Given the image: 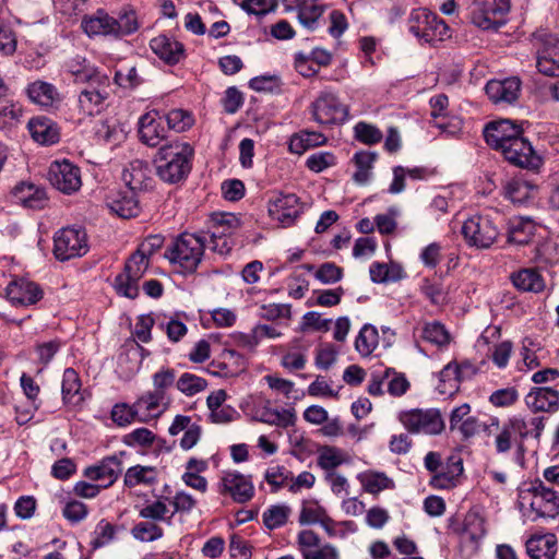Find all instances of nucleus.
Here are the masks:
<instances>
[{
	"label": "nucleus",
	"instance_id": "3",
	"mask_svg": "<svg viewBox=\"0 0 559 559\" xmlns=\"http://www.w3.org/2000/svg\"><path fill=\"white\" fill-rule=\"evenodd\" d=\"M153 391L142 394L135 402L139 409L143 408L148 414L159 415L171 403L169 391L176 386V371L168 367H162L152 376Z\"/></svg>",
	"mask_w": 559,
	"mask_h": 559
},
{
	"label": "nucleus",
	"instance_id": "30",
	"mask_svg": "<svg viewBox=\"0 0 559 559\" xmlns=\"http://www.w3.org/2000/svg\"><path fill=\"white\" fill-rule=\"evenodd\" d=\"M25 92L28 99L40 107H51L59 100L58 90L46 81L36 80L29 83Z\"/></svg>",
	"mask_w": 559,
	"mask_h": 559
},
{
	"label": "nucleus",
	"instance_id": "5",
	"mask_svg": "<svg viewBox=\"0 0 559 559\" xmlns=\"http://www.w3.org/2000/svg\"><path fill=\"white\" fill-rule=\"evenodd\" d=\"M407 28L417 39L431 43L442 40L449 32V27L436 13L426 8H417L411 11L407 19Z\"/></svg>",
	"mask_w": 559,
	"mask_h": 559
},
{
	"label": "nucleus",
	"instance_id": "57",
	"mask_svg": "<svg viewBox=\"0 0 559 559\" xmlns=\"http://www.w3.org/2000/svg\"><path fill=\"white\" fill-rule=\"evenodd\" d=\"M292 514V509L286 504L271 506L263 512V524H285Z\"/></svg>",
	"mask_w": 559,
	"mask_h": 559
},
{
	"label": "nucleus",
	"instance_id": "49",
	"mask_svg": "<svg viewBox=\"0 0 559 559\" xmlns=\"http://www.w3.org/2000/svg\"><path fill=\"white\" fill-rule=\"evenodd\" d=\"M355 139L365 145H374L381 142L383 134L374 124L359 121L354 127Z\"/></svg>",
	"mask_w": 559,
	"mask_h": 559
},
{
	"label": "nucleus",
	"instance_id": "54",
	"mask_svg": "<svg viewBox=\"0 0 559 559\" xmlns=\"http://www.w3.org/2000/svg\"><path fill=\"white\" fill-rule=\"evenodd\" d=\"M240 226V218L233 213H221L213 216L212 230H225L226 237H230Z\"/></svg>",
	"mask_w": 559,
	"mask_h": 559
},
{
	"label": "nucleus",
	"instance_id": "41",
	"mask_svg": "<svg viewBox=\"0 0 559 559\" xmlns=\"http://www.w3.org/2000/svg\"><path fill=\"white\" fill-rule=\"evenodd\" d=\"M157 479L155 467L135 465L127 469L124 475V485L135 487L138 485H152Z\"/></svg>",
	"mask_w": 559,
	"mask_h": 559
},
{
	"label": "nucleus",
	"instance_id": "29",
	"mask_svg": "<svg viewBox=\"0 0 559 559\" xmlns=\"http://www.w3.org/2000/svg\"><path fill=\"white\" fill-rule=\"evenodd\" d=\"M526 551L532 559H555L557 538L554 534L533 535L526 542Z\"/></svg>",
	"mask_w": 559,
	"mask_h": 559
},
{
	"label": "nucleus",
	"instance_id": "17",
	"mask_svg": "<svg viewBox=\"0 0 559 559\" xmlns=\"http://www.w3.org/2000/svg\"><path fill=\"white\" fill-rule=\"evenodd\" d=\"M122 472V463L117 455L104 457L98 464L84 469V476L91 480H99L103 488L111 486Z\"/></svg>",
	"mask_w": 559,
	"mask_h": 559
},
{
	"label": "nucleus",
	"instance_id": "39",
	"mask_svg": "<svg viewBox=\"0 0 559 559\" xmlns=\"http://www.w3.org/2000/svg\"><path fill=\"white\" fill-rule=\"evenodd\" d=\"M536 68L547 76L559 78V52L552 47H544L537 51Z\"/></svg>",
	"mask_w": 559,
	"mask_h": 559
},
{
	"label": "nucleus",
	"instance_id": "16",
	"mask_svg": "<svg viewBox=\"0 0 559 559\" xmlns=\"http://www.w3.org/2000/svg\"><path fill=\"white\" fill-rule=\"evenodd\" d=\"M7 296L15 306H32L43 298V290L35 282L17 278L8 285Z\"/></svg>",
	"mask_w": 559,
	"mask_h": 559
},
{
	"label": "nucleus",
	"instance_id": "44",
	"mask_svg": "<svg viewBox=\"0 0 559 559\" xmlns=\"http://www.w3.org/2000/svg\"><path fill=\"white\" fill-rule=\"evenodd\" d=\"M20 381H21V386L23 389L24 394L26 395L27 400L31 402V408H32V409L26 411L25 413H17L19 414V416H17L19 424H24L31 418L32 411H35L38 408V405L36 404V400H37L40 389H39V385L34 381V379L26 373H23L21 376ZM16 412H19V408H16Z\"/></svg>",
	"mask_w": 559,
	"mask_h": 559
},
{
	"label": "nucleus",
	"instance_id": "28",
	"mask_svg": "<svg viewBox=\"0 0 559 559\" xmlns=\"http://www.w3.org/2000/svg\"><path fill=\"white\" fill-rule=\"evenodd\" d=\"M110 211L122 218L134 217L139 214V200L136 193L130 189L118 191L107 199Z\"/></svg>",
	"mask_w": 559,
	"mask_h": 559
},
{
	"label": "nucleus",
	"instance_id": "45",
	"mask_svg": "<svg viewBox=\"0 0 559 559\" xmlns=\"http://www.w3.org/2000/svg\"><path fill=\"white\" fill-rule=\"evenodd\" d=\"M80 390H81V380H80L78 372L73 368H67L63 371L62 385H61L63 402L66 404L79 402L81 400V397H79L76 401H74V399L76 395L80 394Z\"/></svg>",
	"mask_w": 559,
	"mask_h": 559
},
{
	"label": "nucleus",
	"instance_id": "27",
	"mask_svg": "<svg viewBox=\"0 0 559 559\" xmlns=\"http://www.w3.org/2000/svg\"><path fill=\"white\" fill-rule=\"evenodd\" d=\"M525 403L533 412H556L559 407V393L548 386L533 388Z\"/></svg>",
	"mask_w": 559,
	"mask_h": 559
},
{
	"label": "nucleus",
	"instance_id": "42",
	"mask_svg": "<svg viewBox=\"0 0 559 559\" xmlns=\"http://www.w3.org/2000/svg\"><path fill=\"white\" fill-rule=\"evenodd\" d=\"M346 462V453L335 447L322 445L318 449V465L329 472Z\"/></svg>",
	"mask_w": 559,
	"mask_h": 559
},
{
	"label": "nucleus",
	"instance_id": "1",
	"mask_svg": "<svg viewBox=\"0 0 559 559\" xmlns=\"http://www.w3.org/2000/svg\"><path fill=\"white\" fill-rule=\"evenodd\" d=\"M193 155L194 148L188 142L176 140L163 144L154 157L157 176L168 183L185 180L191 171Z\"/></svg>",
	"mask_w": 559,
	"mask_h": 559
},
{
	"label": "nucleus",
	"instance_id": "50",
	"mask_svg": "<svg viewBox=\"0 0 559 559\" xmlns=\"http://www.w3.org/2000/svg\"><path fill=\"white\" fill-rule=\"evenodd\" d=\"M115 82L123 88H134L139 86L143 80L138 72L135 66L122 63L115 72Z\"/></svg>",
	"mask_w": 559,
	"mask_h": 559
},
{
	"label": "nucleus",
	"instance_id": "26",
	"mask_svg": "<svg viewBox=\"0 0 559 559\" xmlns=\"http://www.w3.org/2000/svg\"><path fill=\"white\" fill-rule=\"evenodd\" d=\"M269 213L283 224H290L299 215L298 198L290 194H280L269 202Z\"/></svg>",
	"mask_w": 559,
	"mask_h": 559
},
{
	"label": "nucleus",
	"instance_id": "64",
	"mask_svg": "<svg viewBox=\"0 0 559 559\" xmlns=\"http://www.w3.org/2000/svg\"><path fill=\"white\" fill-rule=\"evenodd\" d=\"M388 392L393 396H402L409 389V382L403 373L391 368V377L385 381Z\"/></svg>",
	"mask_w": 559,
	"mask_h": 559
},
{
	"label": "nucleus",
	"instance_id": "53",
	"mask_svg": "<svg viewBox=\"0 0 559 559\" xmlns=\"http://www.w3.org/2000/svg\"><path fill=\"white\" fill-rule=\"evenodd\" d=\"M534 237V225L532 222L513 223L508 235V241L515 245H527Z\"/></svg>",
	"mask_w": 559,
	"mask_h": 559
},
{
	"label": "nucleus",
	"instance_id": "10",
	"mask_svg": "<svg viewBox=\"0 0 559 559\" xmlns=\"http://www.w3.org/2000/svg\"><path fill=\"white\" fill-rule=\"evenodd\" d=\"M312 118L319 124H335L346 120L348 110L337 96L330 92L323 91L310 105Z\"/></svg>",
	"mask_w": 559,
	"mask_h": 559
},
{
	"label": "nucleus",
	"instance_id": "8",
	"mask_svg": "<svg viewBox=\"0 0 559 559\" xmlns=\"http://www.w3.org/2000/svg\"><path fill=\"white\" fill-rule=\"evenodd\" d=\"M88 251L86 233L81 228L67 227L56 233L53 254L60 261L84 255Z\"/></svg>",
	"mask_w": 559,
	"mask_h": 559
},
{
	"label": "nucleus",
	"instance_id": "35",
	"mask_svg": "<svg viewBox=\"0 0 559 559\" xmlns=\"http://www.w3.org/2000/svg\"><path fill=\"white\" fill-rule=\"evenodd\" d=\"M357 478L364 490L374 496L395 486L393 479L383 472L366 471L358 474Z\"/></svg>",
	"mask_w": 559,
	"mask_h": 559
},
{
	"label": "nucleus",
	"instance_id": "60",
	"mask_svg": "<svg viewBox=\"0 0 559 559\" xmlns=\"http://www.w3.org/2000/svg\"><path fill=\"white\" fill-rule=\"evenodd\" d=\"M252 546L243 537L231 534L229 542V552L235 559H250L252 555Z\"/></svg>",
	"mask_w": 559,
	"mask_h": 559
},
{
	"label": "nucleus",
	"instance_id": "61",
	"mask_svg": "<svg viewBox=\"0 0 559 559\" xmlns=\"http://www.w3.org/2000/svg\"><path fill=\"white\" fill-rule=\"evenodd\" d=\"M134 407L136 406H130L126 403L116 404L111 409V419L118 426H127L131 424L138 414V411H135Z\"/></svg>",
	"mask_w": 559,
	"mask_h": 559
},
{
	"label": "nucleus",
	"instance_id": "2",
	"mask_svg": "<svg viewBox=\"0 0 559 559\" xmlns=\"http://www.w3.org/2000/svg\"><path fill=\"white\" fill-rule=\"evenodd\" d=\"M207 239L204 233H182L167 246L164 257L183 274L194 273L202 261Z\"/></svg>",
	"mask_w": 559,
	"mask_h": 559
},
{
	"label": "nucleus",
	"instance_id": "6",
	"mask_svg": "<svg viewBox=\"0 0 559 559\" xmlns=\"http://www.w3.org/2000/svg\"><path fill=\"white\" fill-rule=\"evenodd\" d=\"M150 259L138 250L127 260L123 272L115 278V288L121 296L134 299L139 295V281L148 267Z\"/></svg>",
	"mask_w": 559,
	"mask_h": 559
},
{
	"label": "nucleus",
	"instance_id": "15",
	"mask_svg": "<svg viewBox=\"0 0 559 559\" xmlns=\"http://www.w3.org/2000/svg\"><path fill=\"white\" fill-rule=\"evenodd\" d=\"M139 136L150 147L158 146L166 139V129L157 110L148 111L139 119Z\"/></svg>",
	"mask_w": 559,
	"mask_h": 559
},
{
	"label": "nucleus",
	"instance_id": "51",
	"mask_svg": "<svg viewBox=\"0 0 559 559\" xmlns=\"http://www.w3.org/2000/svg\"><path fill=\"white\" fill-rule=\"evenodd\" d=\"M421 338L436 346H443L449 343V333L445 328L437 322L426 323L421 329Z\"/></svg>",
	"mask_w": 559,
	"mask_h": 559
},
{
	"label": "nucleus",
	"instance_id": "13",
	"mask_svg": "<svg viewBox=\"0 0 559 559\" xmlns=\"http://www.w3.org/2000/svg\"><path fill=\"white\" fill-rule=\"evenodd\" d=\"M49 180L57 190L66 194L78 191L82 185L80 168L68 160L51 164Z\"/></svg>",
	"mask_w": 559,
	"mask_h": 559
},
{
	"label": "nucleus",
	"instance_id": "20",
	"mask_svg": "<svg viewBox=\"0 0 559 559\" xmlns=\"http://www.w3.org/2000/svg\"><path fill=\"white\" fill-rule=\"evenodd\" d=\"M121 178L126 188L135 193L146 190L152 183L150 165L144 160L134 159L123 169Z\"/></svg>",
	"mask_w": 559,
	"mask_h": 559
},
{
	"label": "nucleus",
	"instance_id": "21",
	"mask_svg": "<svg viewBox=\"0 0 559 559\" xmlns=\"http://www.w3.org/2000/svg\"><path fill=\"white\" fill-rule=\"evenodd\" d=\"M521 82L518 78H509L503 81L491 80L486 86L487 96L495 104H512L519 97Z\"/></svg>",
	"mask_w": 559,
	"mask_h": 559
},
{
	"label": "nucleus",
	"instance_id": "37",
	"mask_svg": "<svg viewBox=\"0 0 559 559\" xmlns=\"http://www.w3.org/2000/svg\"><path fill=\"white\" fill-rule=\"evenodd\" d=\"M377 158V153L368 151H360L354 155L353 162L357 169L353 175V179L357 183L365 185L366 182H368V180L371 177V170Z\"/></svg>",
	"mask_w": 559,
	"mask_h": 559
},
{
	"label": "nucleus",
	"instance_id": "4",
	"mask_svg": "<svg viewBox=\"0 0 559 559\" xmlns=\"http://www.w3.org/2000/svg\"><path fill=\"white\" fill-rule=\"evenodd\" d=\"M511 0H473L469 5L471 22L484 29L497 31L507 22Z\"/></svg>",
	"mask_w": 559,
	"mask_h": 559
},
{
	"label": "nucleus",
	"instance_id": "46",
	"mask_svg": "<svg viewBox=\"0 0 559 559\" xmlns=\"http://www.w3.org/2000/svg\"><path fill=\"white\" fill-rule=\"evenodd\" d=\"M331 521L325 509L316 501L304 503L299 523L300 524H329Z\"/></svg>",
	"mask_w": 559,
	"mask_h": 559
},
{
	"label": "nucleus",
	"instance_id": "56",
	"mask_svg": "<svg viewBox=\"0 0 559 559\" xmlns=\"http://www.w3.org/2000/svg\"><path fill=\"white\" fill-rule=\"evenodd\" d=\"M314 276L323 284H334L342 280L343 269L332 262H325L319 266Z\"/></svg>",
	"mask_w": 559,
	"mask_h": 559
},
{
	"label": "nucleus",
	"instance_id": "22",
	"mask_svg": "<svg viewBox=\"0 0 559 559\" xmlns=\"http://www.w3.org/2000/svg\"><path fill=\"white\" fill-rule=\"evenodd\" d=\"M441 471L430 479V485L437 489H450L457 485L459 477L463 474V460L460 455H450Z\"/></svg>",
	"mask_w": 559,
	"mask_h": 559
},
{
	"label": "nucleus",
	"instance_id": "23",
	"mask_svg": "<svg viewBox=\"0 0 559 559\" xmlns=\"http://www.w3.org/2000/svg\"><path fill=\"white\" fill-rule=\"evenodd\" d=\"M16 203L32 210H41L48 203V198L44 188L31 182H20L12 190Z\"/></svg>",
	"mask_w": 559,
	"mask_h": 559
},
{
	"label": "nucleus",
	"instance_id": "33",
	"mask_svg": "<svg viewBox=\"0 0 559 559\" xmlns=\"http://www.w3.org/2000/svg\"><path fill=\"white\" fill-rule=\"evenodd\" d=\"M106 98L107 93L96 87L87 86L79 94V110L84 116L97 115L103 110Z\"/></svg>",
	"mask_w": 559,
	"mask_h": 559
},
{
	"label": "nucleus",
	"instance_id": "34",
	"mask_svg": "<svg viewBox=\"0 0 559 559\" xmlns=\"http://www.w3.org/2000/svg\"><path fill=\"white\" fill-rule=\"evenodd\" d=\"M114 17L104 10H97L82 21V27L88 36H114Z\"/></svg>",
	"mask_w": 559,
	"mask_h": 559
},
{
	"label": "nucleus",
	"instance_id": "58",
	"mask_svg": "<svg viewBox=\"0 0 559 559\" xmlns=\"http://www.w3.org/2000/svg\"><path fill=\"white\" fill-rule=\"evenodd\" d=\"M261 318L274 321L281 318L290 319L292 307L288 304H269L261 306Z\"/></svg>",
	"mask_w": 559,
	"mask_h": 559
},
{
	"label": "nucleus",
	"instance_id": "19",
	"mask_svg": "<svg viewBox=\"0 0 559 559\" xmlns=\"http://www.w3.org/2000/svg\"><path fill=\"white\" fill-rule=\"evenodd\" d=\"M221 484L222 492L230 495L236 502L242 503L253 497L251 480L238 472H226Z\"/></svg>",
	"mask_w": 559,
	"mask_h": 559
},
{
	"label": "nucleus",
	"instance_id": "9",
	"mask_svg": "<svg viewBox=\"0 0 559 559\" xmlns=\"http://www.w3.org/2000/svg\"><path fill=\"white\" fill-rule=\"evenodd\" d=\"M399 419L411 433L438 435L444 429L440 412L432 408L402 412Z\"/></svg>",
	"mask_w": 559,
	"mask_h": 559
},
{
	"label": "nucleus",
	"instance_id": "40",
	"mask_svg": "<svg viewBox=\"0 0 559 559\" xmlns=\"http://www.w3.org/2000/svg\"><path fill=\"white\" fill-rule=\"evenodd\" d=\"M326 138L316 131H301L292 136L289 141V151L301 155L307 150L325 143Z\"/></svg>",
	"mask_w": 559,
	"mask_h": 559
},
{
	"label": "nucleus",
	"instance_id": "12",
	"mask_svg": "<svg viewBox=\"0 0 559 559\" xmlns=\"http://www.w3.org/2000/svg\"><path fill=\"white\" fill-rule=\"evenodd\" d=\"M546 420L547 417L545 416H534L528 419L522 417H512L507 421L509 427L514 431V435L520 439L515 447L516 461H522L524 459L526 452L524 445L525 439L532 437L537 442L540 441Z\"/></svg>",
	"mask_w": 559,
	"mask_h": 559
},
{
	"label": "nucleus",
	"instance_id": "25",
	"mask_svg": "<svg viewBox=\"0 0 559 559\" xmlns=\"http://www.w3.org/2000/svg\"><path fill=\"white\" fill-rule=\"evenodd\" d=\"M150 47L155 55L168 64H176L185 57L183 45L164 34L152 38Z\"/></svg>",
	"mask_w": 559,
	"mask_h": 559
},
{
	"label": "nucleus",
	"instance_id": "36",
	"mask_svg": "<svg viewBox=\"0 0 559 559\" xmlns=\"http://www.w3.org/2000/svg\"><path fill=\"white\" fill-rule=\"evenodd\" d=\"M513 285L523 292L539 293L545 288V282L535 269H523L511 275Z\"/></svg>",
	"mask_w": 559,
	"mask_h": 559
},
{
	"label": "nucleus",
	"instance_id": "32",
	"mask_svg": "<svg viewBox=\"0 0 559 559\" xmlns=\"http://www.w3.org/2000/svg\"><path fill=\"white\" fill-rule=\"evenodd\" d=\"M32 138L44 145L55 144L59 141V131L55 123L46 117H35L28 122Z\"/></svg>",
	"mask_w": 559,
	"mask_h": 559
},
{
	"label": "nucleus",
	"instance_id": "43",
	"mask_svg": "<svg viewBox=\"0 0 559 559\" xmlns=\"http://www.w3.org/2000/svg\"><path fill=\"white\" fill-rule=\"evenodd\" d=\"M535 187L522 179L510 180L504 187V195L514 204H523L532 198Z\"/></svg>",
	"mask_w": 559,
	"mask_h": 559
},
{
	"label": "nucleus",
	"instance_id": "24",
	"mask_svg": "<svg viewBox=\"0 0 559 559\" xmlns=\"http://www.w3.org/2000/svg\"><path fill=\"white\" fill-rule=\"evenodd\" d=\"M243 369V357L234 349H225L218 359L213 360L207 371L221 378L235 377Z\"/></svg>",
	"mask_w": 559,
	"mask_h": 559
},
{
	"label": "nucleus",
	"instance_id": "48",
	"mask_svg": "<svg viewBox=\"0 0 559 559\" xmlns=\"http://www.w3.org/2000/svg\"><path fill=\"white\" fill-rule=\"evenodd\" d=\"M114 37H123L133 34L139 28L136 14L132 10H126L114 17Z\"/></svg>",
	"mask_w": 559,
	"mask_h": 559
},
{
	"label": "nucleus",
	"instance_id": "38",
	"mask_svg": "<svg viewBox=\"0 0 559 559\" xmlns=\"http://www.w3.org/2000/svg\"><path fill=\"white\" fill-rule=\"evenodd\" d=\"M379 344V333L374 325L366 323L355 340V349L362 357L370 356Z\"/></svg>",
	"mask_w": 559,
	"mask_h": 559
},
{
	"label": "nucleus",
	"instance_id": "47",
	"mask_svg": "<svg viewBox=\"0 0 559 559\" xmlns=\"http://www.w3.org/2000/svg\"><path fill=\"white\" fill-rule=\"evenodd\" d=\"M176 388L186 396H193L207 388V381L197 374L183 372L177 379Z\"/></svg>",
	"mask_w": 559,
	"mask_h": 559
},
{
	"label": "nucleus",
	"instance_id": "14",
	"mask_svg": "<svg viewBox=\"0 0 559 559\" xmlns=\"http://www.w3.org/2000/svg\"><path fill=\"white\" fill-rule=\"evenodd\" d=\"M521 134H523L522 126L509 119L489 122L484 129L486 143L497 151Z\"/></svg>",
	"mask_w": 559,
	"mask_h": 559
},
{
	"label": "nucleus",
	"instance_id": "63",
	"mask_svg": "<svg viewBox=\"0 0 559 559\" xmlns=\"http://www.w3.org/2000/svg\"><path fill=\"white\" fill-rule=\"evenodd\" d=\"M37 507V501L33 496H22L14 503L15 515L25 521L29 520Z\"/></svg>",
	"mask_w": 559,
	"mask_h": 559
},
{
	"label": "nucleus",
	"instance_id": "7",
	"mask_svg": "<svg viewBox=\"0 0 559 559\" xmlns=\"http://www.w3.org/2000/svg\"><path fill=\"white\" fill-rule=\"evenodd\" d=\"M462 235L468 246L487 249L497 240L499 229L487 215H474L462 226Z\"/></svg>",
	"mask_w": 559,
	"mask_h": 559
},
{
	"label": "nucleus",
	"instance_id": "11",
	"mask_svg": "<svg viewBox=\"0 0 559 559\" xmlns=\"http://www.w3.org/2000/svg\"><path fill=\"white\" fill-rule=\"evenodd\" d=\"M510 164L527 169H537L542 158L535 153L531 142L521 134L499 150Z\"/></svg>",
	"mask_w": 559,
	"mask_h": 559
},
{
	"label": "nucleus",
	"instance_id": "52",
	"mask_svg": "<svg viewBox=\"0 0 559 559\" xmlns=\"http://www.w3.org/2000/svg\"><path fill=\"white\" fill-rule=\"evenodd\" d=\"M168 129L176 132H183L190 129L194 123L193 115L185 109H173L166 114Z\"/></svg>",
	"mask_w": 559,
	"mask_h": 559
},
{
	"label": "nucleus",
	"instance_id": "18",
	"mask_svg": "<svg viewBox=\"0 0 559 559\" xmlns=\"http://www.w3.org/2000/svg\"><path fill=\"white\" fill-rule=\"evenodd\" d=\"M534 498L531 503L537 515L544 519H556L559 514V497L542 481L533 486Z\"/></svg>",
	"mask_w": 559,
	"mask_h": 559
},
{
	"label": "nucleus",
	"instance_id": "31",
	"mask_svg": "<svg viewBox=\"0 0 559 559\" xmlns=\"http://www.w3.org/2000/svg\"><path fill=\"white\" fill-rule=\"evenodd\" d=\"M255 418L264 424L287 428L296 423V414L294 408H285L278 411L272 408L267 402L264 406L259 407L255 412Z\"/></svg>",
	"mask_w": 559,
	"mask_h": 559
},
{
	"label": "nucleus",
	"instance_id": "62",
	"mask_svg": "<svg viewBox=\"0 0 559 559\" xmlns=\"http://www.w3.org/2000/svg\"><path fill=\"white\" fill-rule=\"evenodd\" d=\"M519 399V393L515 388L509 386L497 390L491 393L489 401L497 407H507L513 405Z\"/></svg>",
	"mask_w": 559,
	"mask_h": 559
},
{
	"label": "nucleus",
	"instance_id": "59",
	"mask_svg": "<svg viewBox=\"0 0 559 559\" xmlns=\"http://www.w3.org/2000/svg\"><path fill=\"white\" fill-rule=\"evenodd\" d=\"M155 440V435L147 428H136L123 437V442L129 447H148Z\"/></svg>",
	"mask_w": 559,
	"mask_h": 559
},
{
	"label": "nucleus",
	"instance_id": "55",
	"mask_svg": "<svg viewBox=\"0 0 559 559\" xmlns=\"http://www.w3.org/2000/svg\"><path fill=\"white\" fill-rule=\"evenodd\" d=\"M239 5L248 14L264 16L275 11L277 3L276 0H242Z\"/></svg>",
	"mask_w": 559,
	"mask_h": 559
}]
</instances>
